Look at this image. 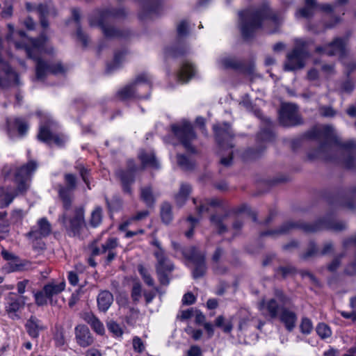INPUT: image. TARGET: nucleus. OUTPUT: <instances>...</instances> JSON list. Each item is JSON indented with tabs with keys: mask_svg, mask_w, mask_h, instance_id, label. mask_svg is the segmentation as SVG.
<instances>
[{
	"mask_svg": "<svg viewBox=\"0 0 356 356\" xmlns=\"http://www.w3.org/2000/svg\"><path fill=\"white\" fill-rule=\"evenodd\" d=\"M35 11L40 15V17H44L48 14V7L44 4L40 3L35 8Z\"/></svg>",
	"mask_w": 356,
	"mask_h": 356,
	"instance_id": "obj_63",
	"label": "nucleus"
},
{
	"mask_svg": "<svg viewBox=\"0 0 356 356\" xmlns=\"http://www.w3.org/2000/svg\"><path fill=\"white\" fill-rule=\"evenodd\" d=\"M241 19V31L244 38L249 39L254 32L261 27V22L269 19L271 23L278 24L276 15L264 3L259 9H248L239 13Z\"/></svg>",
	"mask_w": 356,
	"mask_h": 356,
	"instance_id": "obj_2",
	"label": "nucleus"
},
{
	"mask_svg": "<svg viewBox=\"0 0 356 356\" xmlns=\"http://www.w3.org/2000/svg\"><path fill=\"white\" fill-rule=\"evenodd\" d=\"M188 31V24L186 21L181 22L177 26V33L179 36L185 35Z\"/></svg>",
	"mask_w": 356,
	"mask_h": 356,
	"instance_id": "obj_60",
	"label": "nucleus"
},
{
	"mask_svg": "<svg viewBox=\"0 0 356 356\" xmlns=\"http://www.w3.org/2000/svg\"><path fill=\"white\" fill-rule=\"evenodd\" d=\"M148 215H149V211H147V210L139 211L135 216H132L129 220H127V221H125L123 223H122L119 226V229L121 231H126L127 227L129 225H131L133 221H134V220H141L145 218L146 217H147Z\"/></svg>",
	"mask_w": 356,
	"mask_h": 356,
	"instance_id": "obj_34",
	"label": "nucleus"
},
{
	"mask_svg": "<svg viewBox=\"0 0 356 356\" xmlns=\"http://www.w3.org/2000/svg\"><path fill=\"white\" fill-rule=\"evenodd\" d=\"M159 6L156 5H152V4H147L143 5V13L140 15V17L141 18H145L146 17L150 15L153 13H156Z\"/></svg>",
	"mask_w": 356,
	"mask_h": 356,
	"instance_id": "obj_51",
	"label": "nucleus"
},
{
	"mask_svg": "<svg viewBox=\"0 0 356 356\" xmlns=\"http://www.w3.org/2000/svg\"><path fill=\"white\" fill-rule=\"evenodd\" d=\"M316 332L322 339H325L331 335V330L325 323H319L316 327Z\"/></svg>",
	"mask_w": 356,
	"mask_h": 356,
	"instance_id": "obj_46",
	"label": "nucleus"
},
{
	"mask_svg": "<svg viewBox=\"0 0 356 356\" xmlns=\"http://www.w3.org/2000/svg\"><path fill=\"white\" fill-rule=\"evenodd\" d=\"M25 328L28 334L33 339H37L40 332L46 329L42 321L35 316H31L25 323Z\"/></svg>",
	"mask_w": 356,
	"mask_h": 356,
	"instance_id": "obj_22",
	"label": "nucleus"
},
{
	"mask_svg": "<svg viewBox=\"0 0 356 356\" xmlns=\"http://www.w3.org/2000/svg\"><path fill=\"white\" fill-rule=\"evenodd\" d=\"M177 163L181 168L184 170H189L193 168V163L191 161L182 154L177 155Z\"/></svg>",
	"mask_w": 356,
	"mask_h": 356,
	"instance_id": "obj_48",
	"label": "nucleus"
},
{
	"mask_svg": "<svg viewBox=\"0 0 356 356\" xmlns=\"http://www.w3.org/2000/svg\"><path fill=\"white\" fill-rule=\"evenodd\" d=\"M15 124L19 134L21 136H24L28 131L29 126L23 120L16 119L15 120Z\"/></svg>",
	"mask_w": 356,
	"mask_h": 356,
	"instance_id": "obj_52",
	"label": "nucleus"
},
{
	"mask_svg": "<svg viewBox=\"0 0 356 356\" xmlns=\"http://www.w3.org/2000/svg\"><path fill=\"white\" fill-rule=\"evenodd\" d=\"M48 298L45 296L44 289L35 294V303L39 305H44L47 303Z\"/></svg>",
	"mask_w": 356,
	"mask_h": 356,
	"instance_id": "obj_54",
	"label": "nucleus"
},
{
	"mask_svg": "<svg viewBox=\"0 0 356 356\" xmlns=\"http://www.w3.org/2000/svg\"><path fill=\"white\" fill-rule=\"evenodd\" d=\"M149 81L150 77L148 74L145 73L141 74L136 77L133 83L127 85L120 90L118 92V95L122 99L130 98L134 95L139 98L145 97V96H143L139 93L141 86L140 84L142 83H147L148 86H149Z\"/></svg>",
	"mask_w": 356,
	"mask_h": 356,
	"instance_id": "obj_13",
	"label": "nucleus"
},
{
	"mask_svg": "<svg viewBox=\"0 0 356 356\" xmlns=\"http://www.w3.org/2000/svg\"><path fill=\"white\" fill-rule=\"evenodd\" d=\"M307 134L311 138L323 140V142L317 149L309 153L308 156L310 159L334 160V152H336L337 148H341L343 153L348 154V158L343 161L345 166L349 169L355 167L354 154L356 152V142L350 140L345 143H341L337 136L333 127L328 125L321 127H314Z\"/></svg>",
	"mask_w": 356,
	"mask_h": 356,
	"instance_id": "obj_1",
	"label": "nucleus"
},
{
	"mask_svg": "<svg viewBox=\"0 0 356 356\" xmlns=\"http://www.w3.org/2000/svg\"><path fill=\"white\" fill-rule=\"evenodd\" d=\"M172 130L188 152L191 153L196 152L195 148L191 145V142L195 139L196 135L190 122L184 120L180 123L173 124L172 125Z\"/></svg>",
	"mask_w": 356,
	"mask_h": 356,
	"instance_id": "obj_10",
	"label": "nucleus"
},
{
	"mask_svg": "<svg viewBox=\"0 0 356 356\" xmlns=\"http://www.w3.org/2000/svg\"><path fill=\"white\" fill-rule=\"evenodd\" d=\"M280 122L285 127L294 126L300 123L297 108L294 104H282L280 111Z\"/></svg>",
	"mask_w": 356,
	"mask_h": 356,
	"instance_id": "obj_16",
	"label": "nucleus"
},
{
	"mask_svg": "<svg viewBox=\"0 0 356 356\" xmlns=\"http://www.w3.org/2000/svg\"><path fill=\"white\" fill-rule=\"evenodd\" d=\"M191 191V187L187 184H182L178 193L175 195L176 202L182 205L186 200L188 196Z\"/></svg>",
	"mask_w": 356,
	"mask_h": 356,
	"instance_id": "obj_32",
	"label": "nucleus"
},
{
	"mask_svg": "<svg viewBox=\"0 0 356 356\" xmlns=\"http://www.w3.org/2000/svg\"><path fill=\"white\" fill-rule=\"evenodd\" d=\"M188 356H202L200 348L197 346H192L188 350Z\"/></svg>",
	"mask_w": 356,
	"mask_h": 356,
	"instance_id": "obj_64",
	"label": "nucleus"
},
{
	"mask_svg": "<svg viewBox=\"0 0 356 356\" xmlns=\"http://www.w3.org/2000/svg\"><path fill=\"white\" fill-rule=\"evenodd\" d=\"M54 341L57 346H63L65 343L63 328H56V331L54 334Z\"/></svg>",
	"mask_w": 356,
	"mask_h": 356,
	"instance_id": "obj_49",
	"label": "nucleus"
},
{
	"mask_svg": "<svg viewBox=\"0 0 356 356\" xmlns=\"http://www.w3.org/2000/svg\"><path fill=\"white\" fill-rule=\"evenodd\" d=\"M38 138L48 145L54 143L58 146L62 145L65 142L63 136L51 132L48 127L45 125L40 127Z\"/></svg>",
	"mask_w": 356,
	"mask_h": 356,
	"instance_id": "obj_21",
	"label": "nucleus"
},
{
	"mask_svg": "<svg viewBox=\"0 0 356 356\" xmlns=\"http://www.w3.org/2000/svg\"><path fill=\"white\" fill-rule=\"evenodd\" d=\"M108 330L113 332L116 336H121L122 334V331L120 327V325L114 322L110 321L107 323Z\"/></svg>",
	"mask_w": 356,
	"mask_h": 356,
	"instance_id": "obj_55",
	"label": "nucleus"
},
{
	"mask_svg": "<svg viewBox=\"0 0 356 356\" xmlns=\"http://www.w3.org/2000/svg\"><path fill=\"white\" fill-rule=\"evenodd\" d=\"M346 42L341 38H337L332 42L325 47H318L316 51L320 54H325L328 56L342 54L344 51Z\"/></svg>",
	"mask_w": 356,
	"mask_h": 356,
	"instance_id": "obj_19",
	"label": "nucleus"
},
{
	"mask_svg": "<svg viewBox=\"0 0 356 356\" xmlns=\"http://www.w3.org/2000/svg\"><path fill=\"white\" fill-rule=\"evenodd\" d=\"M74 332L76 343L81 347L86 348L93 343L94 338L86 325H77L74 329Z\"/></svg>",
	"mask_w": 356,
	"mask_h": 356,
	"instance_id": "obj_20",
	"label": "nucleus"
},
{
	"mask_svg": "<svg viewBox=\"0 0 356 356\" xmlns=\"http://www.w3.org/2000/svg\"><path fill=\"white\" fill-rule=\"evenodd\" d=\"M225 321L223 316H218L215 320V325L218 327H222L225 332L229 333L232 330L233 325L231 321L225 323Z\"/></svg>",
	"mask_w": 356,
	"mask_h": 356,
	"instance_id": "obj_39",
	"label": "nucleus"
},
{
	"mask_svg": "<svg viewBox=\"0 0 356 356\" xmlns=\"http://www.w3.org/2000/svg\"><path fill=\"white\" fill-rule=\"evenodd\" d=\"M141 296V284L136 282L134 284L131 289V297L135 303L139 302Z\"/></svg>",
	"mask_w": 356,
	"mask_h": 356,
	"instance_id": "obj_47",
	"label": "nucleus"
},
{
	"mask_svg": "<svg viewBox=\"0 0 356 356\" xmlns=\"http://www.w3.org/2000/svg\"><path fill=\"white\" fill-rule=\"evenodd\" d=\"M113 10L95 11L89 19L91 26H99L106 37H116L120 35V32L113 26L108 25L110 19L118 15Z\"/></svg>",
	"mask_w": 356,
	"mask_h": 356,
	"instance_id": "obj_8",
	"label": "nucleus"
},
{
	"mask_svg": "<svg viewBox=\"0 0 356 356\" xmlns=\"http://www.w3.org/2000/svg\"><path fill=\"white\" fill-rule=\"evenodd\" d=\"M138 168L134 164V161L129 160L127 161V170H118L116 171V175L120 180L123 191L126 193L131 194V185L134 182L135 172Z\"/></svg>",
	"mask_w": 356,
	"mask_h": 356,
	"instance_id": "obj_14",
	"label": "nucleus"
},
{
	"mask_svg": "<svg viewBox=\"0 0 356 356\" xmlns=\"http://www.w3.org/2000/svg\"><path fill=\"white\" fill-rule=\"evenodd\" d=\"M98 308L102 312H106L113 302V294L108 291H101L97 296Z\"/></svg>",
	"mask_w": 356,
	"mask_h": 356,
	"instance_id": "obj_25",
	"label": "nucleus"
},
{
	"mask_svg": "<svg viewBox=\"0 0 356 356\" xmlns=\"http://www.w3.org/2000/svg\"><path fill=\"white\" fill-rule=\"evenodd\" d=\"M287 306H291V299L280 290L275 291L273 298L268 300H262L258 304V308L263 314L271 318L278 317L282 309Z\"/></svg>",
	"mask_w": 356,
	"mask_h": 356,
	"instance_id": "obj_6",
	"label": "nucleus"
},
{
	"mask_svg": "<svg viewBox=\"0 0 356 356\" xmlns=\"http://www.w3.org/2000/svg\"><path fill=\"white\" fill-rule=\"evenodd\" d=\"M161 218L162 221L165 223H170L173 218L172 206L168 202H163L161 207Z\"/></svg>",
	"mask_w": 356,
	"mask_h": 356,
	"instance_id": "obj_33",
	"label": "nucleus"
},
{
	"mask_svg": "<svg viewBox=\"0 0 356 356\" xmlns=\"http://www.w3.org/2000/svg\"><path fill=\"white\" fill-rule=\"evenodd\" d=\"M140 198L147 207H152L155 202V197L150 186H145L140 189Z\"/></svg>",
	"mask_w": 356,
	"mask_h": 356,
	"instance_id": "obj_31",
	"label": "nucleus"
},
{
	"mask_svg": "<svg viewBox=\"0 0 356 356\" xmlns=\"http://www.w3.org/2000/svg\"><path fill=\"white\" fill-rule=\"evenodd\" d=\"M133 348L138 353H142L145 350V345L138 337H134L133 338Z\"/></svg>",
	"mask_w": 356,
	"mask_h": 356,
	"instance_id": "obj_57",
	"label": "nucleus"
},
{
	"mask_svg": "<svg viewBox=\"0 0 356 356\" xmlns=\"http://www.w3.org/2000/svg\"><path fill=\"white\" fill-rule=\"evenodd\" d=\"M59 221L64 225L70 236H80L81 230L85 227L84 209L82 207L76 208L73 216L67 218V213H63Z\"/></svg>",
	"mask_w": 356,
	"mask_h": 356,
	"instance_id": "obj_9",
	"label": "nucleus"
},
{
	"mask_svg": "<svg viewBox=\"0 0 356 356\" xmlns=\"http://www.w3.org/2000/svg\"><path fill=\"white\" fill-rule=\"evenodd\" d=\"M102 221V209L97 207L91 213L90 225L93 227L99 226Z\"/></svg>",
	"mask_w": 356,
	"mask_h": 356,
	"instance_id": "obj_36",
	"label": "nucleus"
},
{
	"mask_svg": "<svg viewBox=\"0 0 356 356\" xmlns=\"http://www.w3.org/2000/svg\"><path fill=\"white\" fill-rule=\"evenodd\" d=\"M118 246V240L117 238L111 237L108 238L104 243L102 245L103 252L106 253L107 252L113 251Z\"/></svg>",
	"mask_w": 356,
	"mask_h": 356,
	"instance_id": "obj_43",
	"label": "nucleus"
},
{
	"mask_svg": "<svg viewBox=\"0 0 356 356\" xmlns=\"http://www.w3.org/2000/svg\"><path fill=\"white\" fill-rule=\"evenodd\" d=\"M313 329V325L308 318H302L300 324V330L303 334H309Z\"/></svg>",
	"mask_w": 356,
	"mask_h": 356,
	"instance_id": "obj_50",
	"label": "nucleus"
},
{
	"mask_svg": "<svg viewBox=\"0 0 356 356\" xmlns=\"http://www.w3.org/2000/svg\"><path fill=\"white\" fill-rule=\"evenodd\" d=\"M183 254L184 256L195 266L193 270V277L195 279L202 277L207 270L204 254L199 251L195 247L185 250Z\"/></svg>",
	"mask_w": 356,
	"mask_h": 356,
	"instance_id": "obj_11",
	"label": "nucleus"
},
{
	"mask_svg": "<svg viewBox=\"0 0 356 356\" xmlns=\"http://www.w3.org/2000/svg\"><path fill=\"white\" fill-rule=\"evenodd\" d=\"M213 130L220 149V163L225 166H229L232 164L233 155L232 149L233 145L231 143L233 134L230 125L227 123L215 124Z\"/></svg>",
	"mask_w": 356,
	"mask_h": 356,
	"instance_id": "obj_5",
	"label": "nucleus"
},
{
	"mask_svg": "<svg viewBox=\"0 0 356 356\" xmlns=\"http://www.w3.org/2000/svg\"><path fill=\"white\" fill-rule=\"evenodd\" d=\"M26 297L18 296L15 293H10L6 298V311L8 312H15L19 310L25 304Z\"/></svg>",
	"mask_w": 356,
	"mask_h": 356,
	"instance_id": "obj_23",
	"label": "nucleus"
},
{
	"mask_svg": "<svg viewBox=\"0 0 356 356\" xmlns=\"http://www.w3.org/2000/svg\"><path fill=\"white\" fill-rule=\"evenodd\" d=\"M65 287V282H50L45 284L43 287L45 296L51 302L52 298L59 293H60Z\"/></svg>",
	"mask_w": 356,
	"mask_h": 356,
	"instance_id": "obj_26",
	"label": "nucleus"
},
{
	"mask_svg": "<svg viewBox=\"0 0 356 356\" xmlns=\"http://www.w3.org/2000/svg\"><path fill=\"white\" fill-rule=\"evenodd\" d=\"M139 159H140L144 167L150 166L154 168H159V163L155 158L153 153H147L142 152L139 154Z\"/></svg>",
	"mask_w": 356,
	"mask_h": 356,
	"instance_id": "obj_29",
	"label": "nucleus"
},
{
	"mask_svg": "<svg viewBox=\"0 0 356 356\" xmlns=\"http://www.w3.org/2000/svg\"><path fill=\"white\" fill-rule=\"evenodd\" d=\"M222 66L225 68H236L238 65L236 60L230 57L223 58L220 60Z\"/></svg>",
	"mask_w": 356,
	"mask_h": 356,
	"instance_id": "obj_56",
	"label": "nucleus"
},
{
	"mask_svg": "<svg viewBox=\"0 0 356 356\" xmlns=\"http://www.w3.org/2000/svg\"><path fill=\"white\" fill-rule=\"evenodd\" d=\"M223 217L218 216H212L211 217V223L216 227L220 234L224 233L227 231V227L223 224Z\"/></svg>",
	"mask_w": 356,
	"mask_h": 356,
	"instance_id": "obj_44",
	"label": "nucleus"
},
{
	"mask_svg": "<svg viewBox=\"0 0 356 356\" xmlns=\"http://www.w3.org/2000/svg\"><path fill=\"white\" fill-rule=\"evenodd\" d=\"M294 273V268L291 266H282L277 270V273H281L282 275L285 277Z\"/></svg>",
	"mask_w": 356,
	"mask_h": 356,
	"instance_id": "obj_59",
	"label": "nucleus"
},
{
	"mask_svg": "<svg viewBox=\"0 0 356 356\" xmlns=\"http://www.w3.org/2000/svg\"><path fill=\"white\" fill-rule=\"evenodd\" d=\"M14 195L11 193H5L3 188H0V207H8L13 201Z\"/></svg>",
	"mask_w": 356,
	"mask_h": 356,
	"instance_id": "obj_42",
	"label": "nucleus"
},
{
	"mask_svg": "<svg viewBox=\"0 0 356 356\" xmlns=\"http://www.w3.org/2000/svg\"><path fill=\"white\" fill-rule=\"evenodd\" d=\"M298 227H300L307 232H316L323 229L339 232L345 229L346 225L343 222L335 221L330 218L320 219L314 223H305L302 225L287 222L283 224L280 229H270L261 233V235L262 236H270L277 237L286 234Z\"/></svg>",
	"mask_w": 356,
	"mask_h": 356,
	"instance_id": "obj_4",
	"label": "nucleus"
},
{
	"mask_svg": "<svg viewBox=\"0 0 356 356\" xmlns=\"http://www.w3.org/2000/svg\"><path fill=\"white\" fill-rule=\"evenodd\" d=\"M77 38L83 43L84 46H86L88 43V35L85 34L80 27L77 28L76 30Z\"/></svg>",
	"mask_w": 356,
	"mask_h": 356,
	"instance_id": "obj_62",
	"label": "nucleus"
},
{
	"mask_svg": "<svg viewBox=\"0 0 356 356\" xmlns=\"http://www.w3.org/2000/svg\"><path fill=\"white\" fill-rule=\"evenodd\" d=\"M267 127L258 134V139L262 141H270L273 138V133L270 129L271 122L268 119L265 120Z\"/></svg>",
	"mask_w": 356,
	"mask_h": 356,
	"instance_id": "obj_37",
	"label": "nucleus"
},
{
	"mask_svg": "<svg viewBox=\"0 0 356 356\" xmlns=\"http://www.w3.org/2000/svg\"><path fill=\"white\" fill-rule=\"evenodd\" d=\"M195 72L193 65L188 62H185L177 74V79L182 83H186L193 77Z\"/></svg>",
	"mask_w": 356,
	"mask_h": 356,
	"instance_id": "obj_28",
	"label": "nucleus"
},
{
	"mask_svg": "<svg viewBox=\"0 0 356 356\" xmlns=\"http://www.w3.org/2000/svg\"><path fill=\"white\" fill-rule=\"evenodd\" d=\"M320 254V252L316 245V244L313 242H311L309 244V247L307 250L302 254L301 257L303 259H308L312 257H316Z\"/></svg>",
	"mask_w": 356,
	"mask_h": 356,
	"instance_id": "obj_45",
	"label": "nucleus"
},
{
	"mask_svg": "<svg viewBox=\"0 0 356 356\" xmlns=\"http://www.w3.org/2000/svg\"><path fill=\"white\" fill-rule=\"evenodd\" d=\"M318 111L323 117H334L336 114L335 111L330 106H321Z\"/></svg>",
	"mask_w": 356,
	"mask_h": 356,
	"instance_id": "obj_58",
	"label": "nucleus"
},
{
	"mask_svg": "<svg viewBox=\"0 0 356 356\" xmlns=\"http://www.w3.org/2000/svg\"><path fill=\"white\" fill-rule=\"evenodd\" d=\"M83 318L97 334H103L104 333V327L102 323L92 313H84Z\"/></svg>",
	"mask_w": 356,
	"mask_h": 356,
	"instance_id": "obj_27",
	"label": "nucleus"
},
{
	"mask_svg": "<svg viewBox=\"0 0 356 356\" xmlns=\"http://www.w3.org/2000/svg\"><path fill=\"white\" fill-rule=\"evenodd\" d=\"M220 204V202L218 199L205 200L204 202H201L199 206H197V211L198 214H202L209 211V207H216Z\"/></svg>",
	"mask_w": 356,
	"mask_h": 356,
	"instance_id": "obj_35",
	"label": "nucleus"
},
{
	"mask_svg": "<svg viewBox=\"0 0 356 356\" xmlns=\"http://www.w3.org/2000/svg\"><path fill=\"white\" fill-rule=\"evenodd\" d=\"M278 316L288 331L291 332L294 329L298 319L297 315L294 312L289 310L285 307L282 309Z\"/></svg>",
	"mask_w": 356,
	"mask_h": 356,
	"instance_id": "obj_24",
	"label": "nucleus"
},
{
	"mask_svg": "<svg viewBox=\"0 0 356 356\" xmlns=\"http://www.w3.org/2000/svg\"><path fill=\"white\" fill-rule=\"evenodd\" d=\"M154 255L157 259L156 270L161 284L168 285L170 283V273L173 270L174 266L165 256L163 251L156 252Z\"/></svg>",
	"mask_w": 356,
	"mask_h": 356,
	"instance_id": "obj_12",
	"label": "nucleus"
},
{
	"mask_svg": "<svg viewBox=\"0 0 356 356\" xmlns=\"http://www.w3.org/2000/svg\"><path fill=\"white\" fill-rule=\"evenodd\" d=\"M125 51L116 52L114 56V59L112 63L107 65V71L111 72L120 67V64L122 60Z\"/></svg>",
	"mask_w": 356,
	"mask_h": 356,
	"instance_id": "obj_41",
	"label": "nucleus"
},
{
	"mask_svg": "<svg viewBox=\"0 0 356 356\" xmlns=\"http://www.w3.org/2000/svg\"><path fill=\"white\" fill-rule=\"evenodd\" d=\"M65 180L67 186H59L58 193L60 197L63 200V207L67 210L69 209L71 206V191L75 189L76 182L75 176L72 174H66L65 175Z\"/></svg>",
	"mask_w": 356,
	"mask_h": 356,
	"instance_id": "obj_17",
	"label": "nucleus"
},
{
	"mask_svg": "<svg viewBox=\"0 0 356 356\" xmlns=\"http://www.w3.org/2000/svg\"><path fill=\"white\" fill-rule=\"evenodd\" d=\"M37 168V163L31 161L26 165L19 168L15 173V181L18 184L17 189L19 192H24L28 186L26 181Z\"/></svg>",
	"mask_w": 356,
	"mask_h": 356,
	"instance_id": "obj_15",
	"label": "nucleus"
},
{
	"mask_svg": "<svg viewBox=\"0 0 356 356\" xmlns=\"http://www.w3.org/2000/svg\"><path fill=\"white\" fill-rule=\"evenodd\" d=\"M51 232V225L46 218H42L37 222V225L31 228L26 236L32 240L40 239L49 236Z\"/></svg>",
	"mask_w": 356,
	"mask_h": 356,
	"instance_id": "obj_18",
	"label": "nucleus"
},
{
	"mask_svg": "<svg viewBox=\"0 0 356 356\" xmlns=\"http://www.w3.org/2000/svg\"><path fill=\"white\" fill-rule=\"evenodd\" d=\"M138 270L141 275L144 282L147 285L149 286H154V281L147 268H145L143 265H138Z\"/></svg>",
	"mask_w": 356,
	"mask_h": 356,
	"instance_id": "obj_38",
	"label": "nucleus"
},
{
	"mask_svg": "<svg viewBox=\"0 0 356 356\" xmlns=\"http://www.w3.org/2000/svg\"><path fill=\"white\" fill-rule=\"evenodd\" d=\"M195 302V297L192 293H186L182 299V303L184 305H190Z\"/></svg>",
	"mask_w": 356,
	"mask_h": 356,
	"instance_id": "obj_61",
	"label": "nucleus"
},
{
	"mask_svg": "<svg viewBox=\"0 0 356 356\" xmlns=\"http://www.w3.org/2000/svg\"><path fill=\"white\" fill-rule=\"evenodd\" d=\"M317 6L316 0H305V7L300 9L297 13V15L305 18H309L314 15V9L317 8Z\"/></svg>",
	"mask_w": 356,
	"mask_h": 356,
	"instance_id": "obj_30",
	"label": "nucleus"
},
{
	"mask_svg": "<svg viewBox=\"0 0 356 356\" xmlns=\"http://www.w3.org/2000/svg\"><path fill=\"white\" fill-rule=\"evenodd\" d=\"M254 319V317L250 314L241 318L238 324L239 330H245L250 326L251 321Z\"/></svg>",
	"mask_w": 356,
	"mask_h": 356,
	"instance_id": "obj_53",
	"label": "nucleus"
},
{
	"mask_svg": "<svg viewBox=\"0 0 356 356\" xmlns=\"http://www.w3.org/2000/svg\"><path fill=\"white\" fill-rule=\"evenodd\" d=\"M222 254L223 250L220 248H218L213 255L212 260L214 263L216 264V265L213 267L216 273L222 274L226 271L225 268L218 266L219 260Z\"/></svg>",
	"mask_w": 356,
	"mask_h": 356,
	"instance_id": "obj_40",
	"label": "nucleus"
},
{
	"mask_svg": "<svg viewBox=\"0 0 356 356\" xmlns=\"http://www.w3.org/2000/svg\"><path fill=\"white\" fill-rule=\"evenodd\" d=\"M15 47L18 49H24L27 56L36 61L35 79L43 81L49 74H57L63 72L60 63H49L39 58V55L44 51V42L41 39L32 40L31 46L15 42Z\"/></svg>",
	"mask_w": 356,
	"mask_h": 356,
	"instance_id": "obj_3",
	"label": "nucleus"
},
{
	"mask_svg": "<svg viewBox=\"0 0 356 356\" xmlns=\"http://www.w3.org/2000/svg\"><path fill=\"white\" fill-rule=\"evenodd\" d=\"M306 41L301 39L296 40V47L286 56V60L284 63L285 70L293 71L305 66V60L309 56Z\"/></svg>",
	"mask_w": 356,
	"mask_h": 356,
	"instance_id": "obj_7",
	"label": "nucleus"
}]
</instances>
